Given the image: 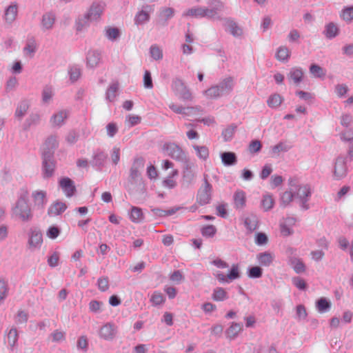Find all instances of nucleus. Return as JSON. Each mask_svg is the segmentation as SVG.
<instances>
[{
  "instance_id": "e433bc0d",
  "label": "nucleus",
  "mask_w": 353,
  "mask_h": 353,
  "mask_svg": "<svg viewBox=\"0 0 353 353\" xmlns=\"http://www.w3.org/2000/svg\"><path fill=\"white\" fill-rule=\"evenodd\" d=\"M104 36L110 41H117L121 36L119 28L115 27L107 26L104 28Z\"/></svg>"
},
{
  "instance_id": "393cba45",
  "label": "nucleus",
  "mask_w": 353,
  "mask_h": 353,
  "mask_svg": "<svg viewBox=\"0 0 353 353\" xmlns=\"http://www.w3.org/2000/svg\"><path fill=\"white\" fill-rule=\"evenodd\" d=\"M145 160L143 157L135 158L130 168V176L131 179H136L140 175L141 170L143 168Z\"/></svg>"
},
{
  "instance_id": "4d7b16f0",
  "label": "nucleus",
  "mask_w": 353,
  "mask_h": 353,
  "mask_svg": "<svg viewBox=\"0 0 353 353\" xmlns=\"http://www.w3.org/2000/svg\"><path fill=\"white\" fill-rule=\"evenodd\" d=\"M268 105L272 108L279 107L282 103V98L278 94L271 95L268 99Z\"/></svg>"
},
{
  "instance_id": "f704fd0d",
  "label": "nucleus",
  "mask_w": 353,
  "mask_h": 353,
  "mask_svg": "<svg viewBox=\"0 0 353 353\" xmlns=\"http://www.w3.org/2000/svg\"><path fill=\"white\" fill-rule=\"evenodd\" d=\"M258 217L254 214H250L244 219V225L250 232L256 230L258 228Z\"/></svg>"
},
{
  "instance_id": "412c9836",
  "label": "nucleus",
  "mask_w": 353,
  "mask_h": 353,
  "mask_svg": "<svg viewBox=\"0 0 353 353\" xmlns=\"http://www.w3.org/2000/svg\"><path fill=\"white\" fill-rule=\"evenodd\" d=\"M296 223V219L294 217H287L280 224L281 233L284 236H288L293 234V228Z\"/></svg>"
},
{
  "instance_id": "bf43d9fd",
  "label": "nucleus",
  "mask_w": 353,
  "mask_h": 353,
  "mask_svg": "<svg viewBox=\"0 0 353 353\" xmlns=\"http://www.w3.org/2000/svg\"><path fill=\"white\" fill-rule=\"evenodd\" d=\"M28 319V312L23 310L18 311L17 315L14 317L15 323L17 325L26 324Z\"/></svg>"
},
{
  "instance_id": "774afa93",
  "label": "nucleus",
  "mask_w": 353,
  "mask_h": 353,
  "mask_svg": "<svg viewBox=\"0 0 353 353\" xmlns=\"http://www.w3.org/2000/svg\"><path fill=\"white\" fill-rule=\"evenodd\" d=\"M267 235L263 232H258L255 236V243L257 245H264L268 243Z\"/></svg>"
},
{
  "instance_id": "09e8293b",
  "label": "nucleus",
  "mask_w": 353,
  "mask_h": 353,
  "mask_svg": "<svg viewBox=\"0 0 353 353\" xmlns=\"http://www.w3.org/2000/svg\"><path fill=\"white\" fill-rule=\"evenodd\" d=\"M7 341L12 348L17 345L18 341V332L15 327L11 328L7 334Z\"/></svg>"
},
{
  "instance_id": "c9c22d12",
  "label": "nucleus",
  "mask_w": 353,
  "mask_h": 353,
  "mask_svg": "<svg viewBox=\"0 0 353 353\" xmlns=\"http://www.w3.org/2000/svg\"><path fill=\"white\" fill-rule=\"evenodd\" d=\"M221 162L225 166L234 165L237 163V157L234 152H224L220 155Z\"/></svg>"
},
{
  "instance_id": "a18cd8bd",
  "label": "nucleus",
  "mask_w": 353,
  "mask_h": 353,
  "mask_svg": "<svg viewBox=\"0 0 353 353\" xmlns=\"http://www.w3.org/2000/svg\"><path fill=\"white\" fill-rule=\"evenodd\" d=\"M294 198V194L293 190H291V187L289 186V189L285 191L281 196V204L285 207L288 205Z\"/></svg>"
},
{
  "instance_id": "5701e85b",
  "label": "nucleus",
  "mask_w": 353,
  "mask_h": 353,
  "mask_svg": "<svg viewBox=\"0 0 353 353\" xmlns=\"http://www.w3.org/2000/svg\"><path fill=\"white\" fill-rule=\"evenodd\" d=\"M18 14V6L16 3H11L4 12V20L6 23L12 24L17 19Z\"/></svg>"
},
{
  "instance_id": "864d4df0",
  "label": "nucleus",
  "mask_w": 353,
  "mask_h": 353,
  "mask_svg": "<svg viewBox=\"0 0 353 353\" xmlns=\"http://www.w3.org/2000/svg\"><path fill=\"white\" fill-rule=\"evenodd\" d=\"M59 145L58 139L56 136L52 135L49 137L45 143L47 151H51L52 154H54V150H55Z\"/></svg>"
},
{
  "instance_id": "4be33fe9",
  "label": "nucleus",
  "mask_w": 353,
  "mask_h": 353,
  "mask_svg": "<svg viewBox=\"0 0 353 353\" xmlns=\"http://www.w3.org/2000/svg\"><path fill=\"white\" fill-rule=\"evenodd\" d=\"M152 11V7L145 6L142 10L139 11L134 17V23L137 26L143 25L150 20V12Z\"/></svg>"
},
{
  "instance_id": "49530a36",
  "label": "nucleus",
  "mask_w": 353,
  "mask_h": 353,
  "mask_svg": "<svg viewBox=\"0 0 353 353\" xmlns=\"http://www.w3.org/2000/svg\"><path fill=\"white\" fill-rule=\"evenodd\" d=\"M150 302L153 306H159L164 303L165 297L159 291H154L150 297Z\"/></svg>"
},
{
  "instance_id": "9b49d317",
  "label": "nucleus",
  "mask_w": 353,
  "mask_h": 353,
  "mask_svg": "<svg viewBox=\"0 0 353 353\" xmlns=\"http://www.w3.org/2000/svg\"><path fill=\"white\" fill-rule=\"evenodd\" d=\"M172 88L181 99L183 101L192 100V94L181 79H174L172 83Z\"/></svg>"
},
{
  "instance_id": "680f3d73",
  "label": "nucleus",
  "mask_w": 353,
  "mask_h": 353,
  "mask_svg": "<svg viewBox=\"0 0 353 353\" xmlns=\"http://www.w3.org/2000/svg\"><path fill=\"white\" fill-rule=\"evenodd\" d=\"M68 74L71 81L74 82L78 80L81 75L80 68L77 65L71 66L68 70Z\"/></svg>"
},
{
  "instance_id": "c85d7f7f",
  "label": "nucleus",
  "mask_w": 353,
  "mask_h": 353,
  "mask_svg": "<svg viewBox=\"0 0 353 353\" xmlns=\"http://www.w3.org/2000/svg\"><path fill=\"white\" fill-rule=\"evenodd\" d=\"M274 259V254L270 252H263L256 255L257 262L262 266H270Z\"/></svg>"
},
{
  "instance_id": "39448f33",
  "label": "nucleus",
  "mask_w": 353,
  "mask_h": 353,
  "mask_svg": "<svg viewBox=\"0 0 353 353\" xmlns=\"http://www.w3.org/2000/svg\"><path fill=\"white\" fill-rule=\"evenodd\" d=\"M289 186L293 190L294 198L298 201L301 208L307 210L310 208L307 203L311 195V187L308 184H301L296 179H290L288 181Z\"/></svg>"
},
{
  "instance_id": "6e6552de",
  "label": "nucleus",
  "mask_w": 353,
  "mask_h": 353,
  "mask_svg": "<svg viewBox=\"0 0 353 353\" xmlns=\"http://www.w3.org/2000/svg\"><path fill=\"white\" fill-rule=\"evenodd\" d=\"M43 243V235L37 228H32L28 232V248L31 252L38 250Z\"/></svg>"
},
{
  "instance_id": "1a4fd4ad",
  "label": "nucleus",
  "mask_w": 353,
  "mask_h": 353,
  "mask_svg": "<svg viewBox=\"0 0 353 353\" xmlns=\"http://www.w3.org/2000/svg\"><path fill=\"white\" fill-rule=\"evenodd\" d=\"M212 190V187L208 181L207 175H205L203 184L199 189L196 196V201L201 205H204L210 203Z\"/></svg>"
},
{
  "instance_id": "f3484780",
  "label": "nucleus",
  "mask_w": 353,
  "mask_h": 353,
  "mask_svg": "<svg viewBox=\"0 0 353 353\" xmlns=\"http://www.w3.org/2000/svg\"><path fill=\"white\" fill-rule=\"evenodd\" d=\"M101 54L98 50H90L86 54V65L90 68L97 67L101 62Z\"/></svg>"
},
{
  "instance_id": "ea45409f",
  "label": "nucleus",
  "mask_w": 353,
  "mask_h": 353,
  "mask_svg": "<svg viewBox=\"0 0 353 353\" xmlns=\"http://www.w3.org/2000/svg\"><path fill=\"white\" fill-rule=\"evenodd\" d=\"M119 90L118 82L112 83L108 88L105 93L106 100L112 102L114 101L117 96V92Z\"/></svg>"
},
{
  "instance_id": "dca6fc26",
  "label": "nucleus",
  "mask_w": 353,
  "mask_h": 353,
  "mask_svg": "<svg viewBox=\"0 0 353 353\" xmlns=\"http://www.w3.org/2000/svg\"><path fill=\"white\" fill-rule=\"evenodd\" d=\"M59 187L67 197L74 195L76 188L72 180L68 177H63L59 180Z\"/></svg>"
},
{
  "instance_id": "c756f323",
  "label": "nucleus",
  "mask_w": 353,
  "mask_h": 353,
  "mask_svg": "<svg viewBox=\"0 0 353 353\" xmlns=\"http://www.w3.org/2000/svg\"><path fill=\"white\" fill-rule=\"evenodd\" d=\"M30 107V103L27 100H21L17 105L14 117L21 121L26 114Z\"/></svg>"
},
{
  "instance_id": "603ef678",
  "label": "nucleus",
  "mask_w": 353,
  "mask_h": 353,
  "mask_svg": "<svg viewBox=\"0 0 353 353\" xmlns=\"http://www.w3.org/2000/svg\"><path fill=\"white\" fill-rule=\"evenodd\" d=\"M330 307L331 303L325 298H321L316 303V308L320 313L327 312Z\"/></svg>"
},
{
  "instance_id": "ddd939ff",
  "label": "nucleus",
  "mask_w": 353,
  "mask_h": 353,
  "mask_svg": "<svg viewBox=\"0 0 353 353\" xmlns=\"http://www.w3.org/2000/svg\"><path fill=\"white\" fill-rule=\"evenodd\" d=\"M55 168L52 152L44 151L43 153V173L45 177L52 176Z\"/></svg>"
},
{
  "instance_id": "69168bd1",
  "label": "nucleus",
  "mask_w": 353,
  "mask_h": 353,
  "mask_svg": "<svg viewBox=\"0 0 353 353\" xmlns=\"http://www.w3.org/2000/svg\"><path fill=\"white\" fill-rule=\"evenodd\" d=\"M263 274L262 269L259 266H254L249 269L248 276L251 279H258L261 277Z\"/></svg>"
},
{
  "instance_id": "e2e57ef3",
  "label": "nucleus",
  "mask_w": 353,
  "mask_h": 353,
  "mask_svg": "<svg viewBox=\"0 0 353 353\" xmlns=\"http://www.w3.org/2000/svg\"><path fill=\"white\" fill-rule=\"evenodd\" d=\"M236 126H229L224 129L222 132V137L225 141H229L232 140L234 132H235Z\"/></svg>"
},
{
  "instance_id": "9d476101",
  "label": "nucleus",
  "mask_w": 353,
  "mask_h": 353,
  "mask_svg": "<svg viewBox=\"0 0 353 353\" xmlns=\"http://www.w3.org/2000/svg\"><path fill=\"white\" fill-rule=\"evenodd\" d=\"M118 333L117 326L113 323H106L103 324L98 330L99 337L104 341H113Z\"/></svg>"
},
{
  "instance_id": "2f4dec72",
  "label": "nucleus",
  "mask_w": 353,
  "mask_h": 353,
  "mask_svg": "<svg viewBox=\"0 0 353 353\" xmlns=\"http://www.w3.org/2000/svg\"><path fill=\"white\" fill-rule=\"evenodd\" d=\"M288 264L296 274H301L305 271V265L302 259L291 256L289 258Z\"/></svg>"
},
{
  "instance_id": "79ce46f5",
  "label": "nucleus",
  "mask_w": 353,
  "mask_h": 353,
  "mask_svg": "<svg viewBox=\"0 0 353 353\" xmlns=\"http://www.w3.org/2000/svg\"><path fill=\"white\" fill-rule=\"evenodd\" d=\"M290 56V52L288 47L280 46L276 53V58L280 61H288Z\"/></svg>"
},
{
  "instance_id": "6ab92c4d",
  "label": "nucleus",
  "mask_w": 353,
  "mask_h": 353,
  "mask_svg": "<svg viewBox=\"0 0 353 353\" xmlns=\"http://www.w3.org/2000/svg\"><path fill=\"white\" fill-rule=\"evenodd\" d=\"M56 21V15L52 12H48L43 14L41 20V27L43 31L53 28Z\"/></svg>"
},
{
  "instance_id": "f03ea898",
  "label": "nucleus",
  "mask_w": 353,
  "mask_h": 353,
  "mask_svg": "<svg viewBox=\"0 0 353 353\" xmlns=\"http://www.w3.org/2000/svg\"><path fill=\"white\" fill-rule=\"evenodd\" d=\"M33 216V212L29 202V194L27 190H21L17 200L11 205L10 217L14 221L27 223L31 221Z\"/></svg>"
},
{
  "instance_id": "bb28decb",
  "label": "nucleus",
  "mask_w": 353,
  "mask_h": 353,
  "mask_svg": "<svg viewBox=\"0 0 353 353\" xmlns=\"http://www.w3.org/2000/svg\"><path fill=\"white\" fill-rule=\"evenodd\" d=\"M37 50V44L34 38L28 39L23 49V54L27 58H32Z\"/></svg>"
},
{
  "instance_id": "7c9ffc66",
  "label": "nucleus",
  "mask_w": 353,
  "mask_h": 353,
  "mask_svg": "<svg viewBox=\"0 0 353 353\" xmlns=\"http://www.w3.org/2000/svg\"><path fill=\"white\" fill-rule=\"evenodd\" d=\"M243 330V324L240 323H232L230 326L225 331L227 338L230 340L236 339L239 334Z\"/></svg>"
},
{
  "instance_id": "423d86ee",
  "label": "nucleus",
  "mask_w": 353,
  "mask_h": 353,
  "mask_svg": "<svg viewBox=\"0 0 353 353\" xmlns=\"http://www.w3.org/2000/svg\"><path fill=\"white\" fill-rule=\"evenodd\" d=\"M164 150L166 151L168 156L173 159L183 163L188 162V158L185 152L182 148L175 143H168L163 145Z\"/></svg>"
},
{
  "instance_id": "0eeeda50",
  "label": "nucleus",
  "mask_w": 353,
  "mask_h": 353,
  "mask_svg": "<svg viewBox=\"0 0 353 353\" xmlns=\"http://www.w3.org/2000/svg\"><path fill=\"white\" fill-rule=\"evenodd\" d=\"M347 158L345 156L340 155L336 158L332 171V177L334 180H341L347 174V167L346 165Z\"/></svg>"
},
{
  "instance_id": "3c124183",
  "label": "nucleus",
  "mask_w": 353,
  "mask_h": 353,
  "mask_svg": "<svg viewBox=\"0 0 353 353\" xmlns=\"http://www.w3.org/2000/svg\"><path fill=\"white\" fill-rule=\"evenodd\" d=\"M310 72L315 78H323L325 76V70L316 64H312L310 67Z\"/></svg>"
},
{
  "instance_id": "7ed1b4c3",
  "label": "nucleus",
  "mask_w": 353,
  "mask_h": 353,
  "mask_svg": "<svg viewBox=\"0 0 353 353\" xmlns=\"http://www.w3.org/2000/svg\"><path fill=\"white\" fill-rule=\"evenodd\" d=\"M105 8V3L103 1H94L88 9L87 12L81 16H79L75 22L76 30L81 32L87 28L90 23L97 21L100 19Z\"/></svg>"
},
{
  "instance_id": "4468645a",
  "label": "nucleus",
  "mask_w": 353,
  "mask_h": 353,
  "mask_svg": "<svg viewBox=\"0 0 353 353\" xmlns=\"http://www.w3.org/2000/svg\"><path fill=\"white\" fill-rule=\"evenodd\" d=\"M34 208L37 210H43L47 202V194L43 190H34L31 194Z\"/></svg>"
},
{
  "instance_id": "37998d69",
  "label": "nucleus",
  "mask_w": 353,
  "mask_h": 353,
  "mask_svg": "<svg viewBox=\"0 0 353 353\" xmlns=\"http://www.w3.org/2000/svg\"><path fill=\"white\" fill-rule=\"evenodd\" d=\"M212 297L215 301H223L228 299V296L223 288L217 287L214 289Z\"/></svg>"
},
{
  "instance_id": "a211bd4d",
  "label": "nucleus",
  "mask_w": 353,
  "mask_h": 353,
  "mask_svg": "<svg viewBox=\"0 0 353 353\" xmlns=\"http://www.w3.org/2000/svg\"><path fill=\"white\" fill-rule=\"evenodd\" d=\"M221 21V19L220 20ZM223 26L226 31L231 33L234 37H238L241 36L242 29L236 24V23L230 18H222Z\"/></svg>"
},
{
  "instance_id": "aec40b11",
  "label": "nucleus",
  "mask_w": 353,
  "mask_h": 353,
  "mask_svg": "<svg viewBox=\"0 0 353 353\" xmlns=\"http://www.w3.org/2000/svg\"><path fill=\"white\" fill-rule=\"evenodd\" d=\"M107 157L108 156L104 152L97 150L93 154L90 163L97 170H101L105 165Z\"/></svg>"
},
{
  "instance_id": "473e14b6",
  "label": "nucleus",
  "mask_w": 353,
  "mask_h": 353,
  "mask_svg": "<svg viewBox=\"0 0 353 353\" xmlns=\"http://www.w3.org/2000/svg\"><path fill=\"white\" fill-rule=\"evenodd\" d=\"M323 33L327 39H332L339 34V28L336 23L330 22L325 26Z\"/></svg>"
},
{
  "instance_id": "5fc2aeb1",
  "label": "nucleus",
  "mask_w": 353,
  "mask_h": 353,
  "mask_svg": "<svg viewBox=\"0 0 353 353\" xmlns=\"http://www.w3.org/2000/svg\"><path fill=\"white\" fill-rule=\"evenodd\" d=\"M150 54L154 60L158 61L163 59V51L157 45L150 46Z\"/></svg>"
},
{
  "instance_id": "2eb2a0df",
  "label": "nucleus",
  "mask_w": 353,
  "mask_h": 353,
  "mask_svg": "<svg viewBox=\"0 0 353 353\" xmlns=\"http://www.w3.org/2000/svg\"><path fill=\"white\" fill-rule=\"evenodd\" d=\"M68 116V110H59L51 116L50 123L52 127L60 128L65 124Z\"/></svg>"
},
{
  "instance_id": "a19ab883",
  "label": "nucleus",
  "mask_w": 353,
  "mask_h": 353,
  "mask_svg": "<svg viewBox=\"0 0 353 353\" xmlns=\"http://www.w3.org/2000/svg\"><path fill=\"white\" fill-rule=\"evenodd\" d=\"M54 90L52 86L46 85L41 92V99L42 102L46 104H48L52 101L54 97Z\"/></svg>"
},
{
  "instance_id": "c03bdc74",
  "label": "nucleus",
  "mask_w": 353,
  "mask_h": 353,
  "mask_svg": "<svg viewBox=\"0 0 353 353\" xmlns=\"http://www.w3.org/2000/svg\"><path fill=\"white\" fill-rule=\"evenodd\" d=\"M169 108L176 114H181L183 115H189L192 111L194 110L192 107L185 108L182 105H179L175 103H170L169 105Z\"/></svg>"
},
{
  "instance_id": "20e7f679",
  "label": "nucleus",
  "mask_w": 353,
  "mask_h": 353,
  "mask_svg": "<svg viewBox=\"0 0 353 353\" xmlns=\"http://www.w3.org/2000/svg\"><path fill=\"white\" fill-rule=\"evenodd\" d=\"M235 79L228 76L222 79L219 83L204 91V94L209 99H216L229 95L235 86Z\"/></svg>"
},
{
  "instance_id": "4c0bfd02",
  "label": "nucleus",
  "mask_w": 353,
  "mask_h": 353,
  "mask_svg": "<svg viewBox=\"0 0 353 353\" xmlns=\"http://www.w3.org/2000/svg\"><path fill=\"white\" fill-rule=\"evenodd\" d=\"M292 146L285 142H279L274 145L270 150L272 157H276L281 152H286L290 150Z\"/></svg>"
},
{
  "instance_id": "a878e982",
  "label": "nucleus",
  "mask_w": 353,
  "mask_h": 353,
  "mask_svg": "<svg viewBox=\"0 0 353 353\" xmlns=\"http://www.w3.org/2000/svg\"><path fill=\"white\" fill-rule=\"evenodd\" d=\"M303 75L304 73L302 68L293 67L288 74V79L294 84L299 85L303 81Z\"/></svg>"
},
{
  "instance_id": "f8f14e48",
  "label": "nucleus",
  "mask_w": 353,
  "mask_h": 353,
  "mask_svg": "<svg viewBox=\"0 0 353 353\" xmlns=\"http://www.w3.org/2000/svg\"><path fill=\"white\" fill-rule=\"evenodd\" d=\"M214 276L221 283H229L231 281L240 278V272L239 265L233 264L230 268L229 273L225 275L223 273L217 271L214 273Z\"/></svg>"
},
{
  "instance_id": "72a5a7b5",
  "label": "nucleus",
  "mask_w": 353,
  "mask_h": 353,
  "mask_svg": "<svg viewBox=\"0 0 353 353\" xmlns=\"http://www.w3.org/2000/svg\"><path fill=\"white\" fill-rule=\"evenodd\" d=\"M175 14V10L170 7H161L159 11V18L161 21L167 24L168 21L172 19Z\"/></svg>"
},
{
  "instance_id": "f257e3e1",
  "label": "nucleus",
  "mask_w": 353,
  "mask_h": 353,
  "mask_svg": "<svg viewBox=\"0 0 353 353\" xmlns=\"http://www.w3.org/2000/svg\"><path fill=\"white\" fill-rule=\"evenodd\" d=\"M210 8L195 6L185 10L182 13L183 18L201 19L207 18L212 20H221L222 17L219 14L225 6L221 0H210Z\"/></svg>"
},
{
  "instance_id": "cd10ccee",
  "label": "nucleus",
  "mask_w": 353,
  "mask_h": 353,
  "mask_svg": "<svg viewBox=\"0 0 353 353\" xmlns=\"http://www.w3.org/2000/svg\"><path fill=\"white\" fill-rule=\"evenodd\" d=\"M67 208L65 203L57 201L52 203L48 210V214L50 216H56L62 214Z\"/></svg>"
},
{
  "instance_id": "de8ad7c7",
  "label": "nucleus",
  "mask_w": 353,
  "mask_h": 353,
  "mask_svg": "<svg viewBox=\"0 0 353 353\" xmlns=\"http://www.w3.org/2000/svg\"><path fill=\"white\" fill-rule=\"evenodd\" d=\"M193 148L194 149L196 156L202 160H206L209 157V150L205 145H194Z\"/></svg>"
},
{
  "instance_id": "6e6d98bb",
  "label": "nucleus",
  "mask_w": 353,
  "mask_h": 353,
  "mask_svg": "<svg viewBox=\"0 0 353 353\" xmlns=\"http://www.w3.org/2000/svg\"><path fill=\"white\" fill-rule=\"evenodd\" d=\"M274 199L272 196L270 194H265L263 196V199L261 201V205L265 211H268L271 210L274 206Z\"/></svg>"
},
{
  "instance_id": "b1692460",
  "label": "nucleus",
  "mask_w": 353,
  "mask_h": 353,
  "mask_svg": "<svg viewBox=\"0 0 353 353\" xmlns=\"http://www.w3.org/2000/svg\"><path fill=\"white\" fill-rule=\"evenodd\" d=\"M234 208L236 210H243L246 205V194L242 190H237L233 195Z\"/></svg>"
},
{
  "instance_id": "338daca9",
  "label": "nucleus",
  "mask_w": 353,
  "mask_h": 353,
  "mask_svg": "<svg viewBox=\"0 0 353 353\" xmlns=\"http://www.w3.org/2000/svg\"><path fill=\"white\" fill-rule=\"evenodd\" d=\"M102 303L96 300H92L89 303V310L91 312L98 314L101 312Z\"/></svg>"
},
{
  "instance_id": "0e129e2a",
  "label": "nucleus",
  "mask_w": 353,
  "mask_h": 353,
  "mask_svg": "<svg viewBox=\"0 0 353 353\" xmlns=\"http://www.w3.org/2000/svg\"><path fill=\"white\" fill-rule=\"evenodd\" d=\"M61 230L59 229V228H58L57 226L52 225L48 229L46 232V235L49 239H55L59 236Z\"/></svg>"
},
{
  "instance_id": "13d9d810",
  "label": "nucleus",
  "mask_w": 353,
  "mask_h": 353,
  "mask_svg": "<svg viewBox=\"0 0 353 353\" xmlns=\"http://www.w3.org/2000/svg\"><path fill=\"white\" fill-rule=\"evenodd\" d=\"M201 234L204 237H213L216 233V228L212 225H205L201 228Z\"/></svg>"
},
{
  "instance_id": "052dcab7",
  "label": "nucleus",
  "mask_w": 353,
  "mask_h": 353,
  "mask_svg": "<svg viewBox=\"0 0 353 353\" xmlns=\"http://www.w3.org/2000/svg\"><path fill=\"white\" fill-rule=\"evenodd\" d=\"M41 121V115L39 113H32L31 114L28 118L26 121V124L28 127H30L31 125H37L40 123Z\"/></svg>"
},
{
  "instance_id": "58836bf2",
  "label": "nucleus",
  "mask_w": 353,
  "mask_h": 353,
  "mask_svg": "<svg viewBox=\"0 0 353 353\" xmlns=\"http://www.w3.org/2000/svg\"><path fill=\"white\" fill-rule=\"evenodd\" d=\"M144 216L142 210L138 207H132L130 213V219L135 223H141L143 220Z\"/></svg>"
},
{
  "instance_id": "8fccbe9b",
  "label": "nucleus",
  "mask_w": 353,
  "mask_h": 353,
  "mask_svg": "<svg viewBox=\"0 0 353 353\" xmlns=\"http://www.w3.org/2000/svg\"><path fill=\"white\" fill-rule=\"evenodd\" d=\"M341 18L347 23L353 21V6L345 7L340 13Z\"/></svg>"
}]
</instances>
